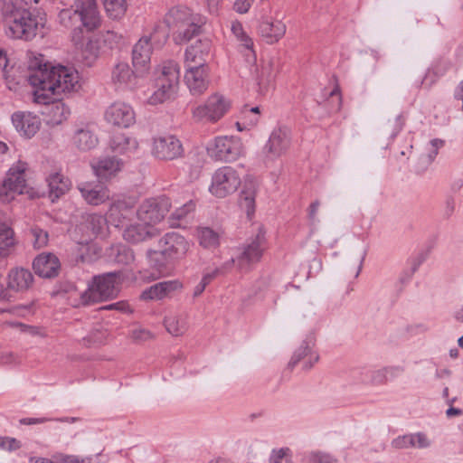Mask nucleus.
I'll return each mask as SVG.
<instances>
[{
	"mask_svg": "<svg viewBox=\"0 0 463 463\" xmlns=\"http://www.w3.org/2000/svg\"><path fill=\"white\" fill-rule=\"evenodd\" d=\"M29 82L33 87V100L48 104L53 96L77 92L81 88L79 72L72 67L52 66L42 54L29 61Z\"/></svg>",
	"mask_w": 463,
	"mask_h": 463,
	"instance_id": "1",
	"label": "nucleus"
},
{
	"mask_svg": "<svg viewBox=\"0 0 463 463\" xmlns=\"http://www.w3.org/2000/svg\"><path fill=\"white\" fill-rule=\"evenodd\" d=\"M60 23L71 28V42L80 52L85 65L91 66L99 53L98 40L86 38L84 30L92 32L99 27L101 18L96 0H75L71 9L59 13Z\"/></svg>",
	"mask_w": 463,
	"mask_h": 463,
	"instance_id": "2",
	"label": "nucleus"
},
{
	"mask_svg": "<svg viewBox=\"0 0 463 463\" xmlns=\"http://www.w3.org/2000/svg\"><path fill=\"white\" fill-rule=\"evenodd\" d=\"M26 0H5V33L11 39L29 41L43 27L42 18L33 14L26 6Z\"/></svg>",
	"mask_w": 463,
	"mask_h": 463,
	"instance_id": "3",
	"label": "nucleus"
},
{
	"mask_svg": "<svg viewBox=\"0 0 463 463\" xmlns=\"http://www.w3.org/2000/svg\"><path fill=\"white\" fill-rule=\"evenodd\" d=\"M165 23L173 33L174 41L182 44L201 33L206 18L187 6L176 5L165 14Z\"/></svg>",
	"mask_w": 463,
	"mask_h": 463,
	"instance_id": "4",
	"label": "nucleus"
},
{
	"mask_svg": "<svg viewBox=\"0 0 463 463\" xmlns=\"http://www.w3.org/2000/svg\"><path fill=\"white\" fill-rule=\"evenodd\" d=\"M190 248L189 241L181 234L171 232L158 241V250H147L149 263L159 274L166 271V263L183 259Z\"/></svg>",
	"mask_w": 463,
	"mask_h": 463,
	"instance_id": "5",
	"label": "nucleus"
},
{
	"mask_svg": "<svg viewBox=\"0 0 463 463\" xmlns=\"http://www.w3.org/2000/svg\"><path fill=\"white\" fill-rule=\"evenodd\" d=\"M180 77V68L175 61H165L157 70L156 90L149 97L152 105L163 103L173 99L177 93Z\"/></svg>",
	"mask_w": 463,
	"mask_h": 463,
	"instance_id": "6",
	"label": "nucleus"
},
{
	"mask_svg": "<svg viewBox=\"0 0 463 463\" xmlns=\"http://www.w3.org/2000/svg\"><path fill=\"white\" fill-rule=\"evenodd\" d=\"M120 275L119 272H109L94 277L92 283L80 296L81 304L90 305L117 297Z\"/></svg>",
	"mask_w": 463,
	"mask_h": 463,
	"instance_id": "7",
	"label": "nucleus"
},
{
	"mask_svg": "<svg viewBox=\"0 0 463 463\" xmlns=\"http://www.w3.org/2000/svg\"><path fill=\"white\" fill-rule=\"evenodd\" d=\"M230 108V100L216 93L211 95L205 103L193 109V118L197 122L216 123L228 112Z\"/></svg>",
	"mask_w": 463,
	"mask_h": 463,
	"instance_id": "8",
	"label": "nucleus"
},
{
	"mask_svg": "<svg viewBox=\"0 0 463 463\" xmlns=\"http://www.w3.org/2000/svg\"><path fill=\"white\" fill-rule=\"evenodd\" d=\"M212 158L223 162H233L244 153L242 141L238 137H217L207 148Z\"/></svg>",
	"mask_w": 463,
	"mask_h": 463,
	"instance_id": "9",
	"label": "nucleus"
},
{
	"mask_svg": "<svg viewBox=\"0 0 463 463\" xmlns=\"http://www.w3.org/2000/svg\"><path fill=\"white\" fill-rule=\"evenodd\" d=\"M241 185V177L232 166H222L212 175L209 192L215 197L224 198L237 191Z\"/></svg>",
	"mask_w": 463,
	"mask_h": 463,
	"instance_id": "10",
	"label": "nucleus"
},
{
	"mask_svg": "<svg viewBox=\"0 0 463 463\" xmlns=\"http://www.w3.org/2000/svg\"><path fill=\"white\" fill-rule=\"evenodd\" d=\"M266 248L265 232L259 227L254 238L248 240L240 255L237 257V267L241 270H249L250 268L259 262Z\"/></svg>",
	"mask_w": 463,
	"mask_h": 463,
	"instance_id": "11",
	"label": "nucleus"
},
{
	"mask_svg": "<svg viewBox=\"0 0 463 463\" xmlns=\"http://www.w3.org/2000/svg\"><path fill=\"white\" fill-rule=\"evenodd\" d=\"M291 132L286 127L275 128L262 149L265 164L275 161L284 155L290 146Z\"/></svg>",
	"mask_w": 463,
	"mask_h": 463,
	"instance_id": "12",
	"label": "nucleus"
},
{
	"mask_svg": "<svg viewBox=\"0 0 463 463\" xmlns=\"http://www.w3.org/2000/svg\"><path fill=\"white\" fill-rule=\"evenodd\" d=\"M170 209L169 200L165 197L145 200L136 210L137 219L147 226L161 222Z\"/></svg>",
	"mask_w": 463,
	"mask_h": 463,
	"instance_id": "13",
	"label": "nucleus"
},
{
	"mask_svg": "<svg viewBox=\"0 0 463 463\" xmlns=\"http://www.w3.org/2000/svg\"><path fill=\"white\" fill-rule=\"evenodd\" d=\"M26 164L19 161L12 166L3 183L1 194H5L8 199H14V194L27 193L25 179Z\"/></svg>",
	"mask_w": 463,
	"mask_h": 463,
	"instance_id": "14",
	"label": "nucleus"
},
{
	"mask_svg": "<svg viewBox=\"0 0 463 463\" xmlns=\"http://www.w3.org/2000/svg\"><path fill=\"white\" fill-rule=\"evenodd\" d=\"M152 153L158 159L174 160L183 156L184 148L175 136L166 135L154 138Z\"/></svg>",
	"mask_w": 463,
	"mask_h": 463,
	"instance_id": "15",
	"label": "nucleus"
},
{
	"mask_svg": "<svg viewBox=\"0 0 463 463\" xmlns=\"http://www.w3.org/2000/svg\"><path fill=\"white\" fill-rule=\"evenodd\" d=\"M105 120L118 128H129L136 122L134 109L126 102L115 101L109 105L104 115Z\"/></svg>",
	"mask_w": 463,
	"mask_h": 463,
	"instance_id": "16",
	"label": "nucleus"
},
{
	"mask_svg": "<svg viewBox=\"0 0 463 463\" xmlns=\"http://www.w3.org/2000/svg\"><path fill=\"white\" fill-rule=\"evenodd\" d=\"M135 201L118 200L112 203L107 212L109 223L116 228H124L136 215Z\"/></svg>",
	"mask_w": 463,
	"mask_h": 463,
	"instance_id": "17",
	"label": "nucleus"
},
{
	"mask_svg": "<svg viewBox=\"0 0 463 463\" xmlns=\"http://www.w3.org/2000/svg\"><path fill=\"white\" fill-rule=\"evenodd\" d=\"M70 142L77 151L89 152L98 146L99 137L90 124L81 123L74 127L70 137Z\"/></svg>",
	"mask_w": 463,
	"mask_h": 463,
	"instance_id": "18",
	"label": "nucleus"
},
{
	"mask_svg": "<svg viewBox=\"0 0 463 463\" xmlns=\"http://www.w3.org/2000/svg\"><path fill=\"white\" fill-rule=\"evenodd\" d=\"M314 338L307 336L302 341L299 347H298L288 362V368L293 369L297 364L302 363V369L305 371L310 370L316 363L319 360L318 354L314 351Z\"/></svg>",
	"mask_w": 463,
	"mask_h": 463,
	"instance_id": "19",
	"label": "nucleus"
},
{
	"mask_svg": "<svg viewBox=\"0 0 463 463\" xmlns=\"http://www.w3.org/2000/svg\"><path fill=\"white\" fill-rule=\"evenodd\" d=\"M184 81L193 96H200L208 89V67H185Z\"/></svg>",
	"mask_w": 463,
	"mask_h": 463,
	"instance_id": "20",
	"label": "nucleus"
},
{
	"mask_svg": "<svg viewBox=\"0 0 463 463\" xmlns=\"http://www.w3.org/2000/svg\"><path fill=\"white\" fill-rule=\"evenodd\" d=\"M211 42L207 39L199 40L187 47L184 53L185 67H208L207 59L210 56Z\"/></svg>",
	"mask_w": 463,
	"mask_h": 463,
	"instance_id": "21",
	"label": "nucleus"
},
{
	"mask_svg": "<svg viewBox=\"0 0 463 463\" xmlns=\"http://www.w3.org/2000/svg\"><path fill=\"white\" fill-rule=\"evenodd\" d=\"M82 198L91 205H99L109 199V189L100 183L84 182L78 185Z\"/></svg>",
	"mask_w": 463,
	"mask_h": 463,
	"instance_id": "22",
	"label": "nucleus"
},
{
	"mask_svg": "<svg viewBox=\"0 0 463 463\" xmlns=\"http://www.w3.org/2000/svg\"><path fill=\"white\" fill-rule=\"evenodd\" d=\"M258 32L260 37L269 44L279 42L286 33V25L279 20L262 17Z\"/></svg>",
	"mask_w": 463,
	"mask_h": 463,
	"instance_id": "23",
	"label": "nucleus"
},
{
	"mask_svg": "<svg viewBox=\"0 0 463 463\" xmlns=\"http://www.w3.org/2000/svg\"><path fill=\"white\" fill-rule=\"evenodd\" d=\"M12 122L16 130L28 138L33 137L41 127L40 118L29 112L14 113Z\"/></svg>",
	"mask_w": 463,
	"mask_h": 463,
	"instance_id": "24",
	"label": "nucleus"
},
{
	"mask_svg": "<svg viewBox=\"0 0 463 463\" xmlns=\"http://www.w3.org/2000/svg\"><path fill=\"white\" fill-rule=\"evenodd\" d=\"M153 48L146 38L141 37L132 50V62L137 73H144L149 68Z\"/></svg>",
	"mask_w": 463,
	"mask_h": 463,
	"instance_id": "25",
	"label": "nucleus"
},
{
	"mask_svg": "<svg viewBox=\"0 0 463 463\" xmlns=\"http://www.w3.org/2000/svg\"><path fill=\"white\" fill-rule=\"evenodd\" d=\"M60 267L59 259L52 253H42L33 262L34 272L43 278L57 276Z\"/></svg>",
	"mask_w": 463,
	"mask_h": 463,
	"instance_id": "26",
	"label": "nucleus"
},
{
	"mask_svg": "<svg viewBox=\"0 0 463 463\" xmlns=\"http://www.w3.org/2000/svg\"><path fill=\"white\" fill-rule=\"evenodd\" d=\"M136 74L126 62L117 63L111 71V82L118 89L133 88L137 84Z\"/></svg>",
	"mask_w": 463,
	"mask_h": 463,
	"instance_id": "27",
	"label": "nucleus"
},
{
	"mask_svg": "<svg viewBox=\"0 0 463 463\" xmlns=\"http://www.w3.org/2000/svg\"><path fill=\"white\" fill-rule=\"evenodd\" d=\"M123 162L116 156H107L99 159L92 165L95 175L101 181H108L116 176L121 171Z\"/></svg>",
	"mask_w": 463,
	"mask_h": 463,
	"instance_id": "28",
	"label": "nucleus"
},
{
	"mask_svg": "<svg viewBox=\"0 0 463 463\" xmlns=\"http://www.w3.org/2000/svg\"><path fill=\"white\" fill-rule=\"evenodd\" d=\"M33 281V276L29 269L15 268L9 271L8 288L14 291L28 289Z\"/></svg>",
	"mask_w": 463,
	"mask_h": 463,
	"instance_id": "29",
	"label": "nucleus"
},
{
	"mask_svg": "<svg viewBox=\"0 0 463 463\" xmlns=\"http://www.w3.org/2000/svg\"><path fill=\"white\" fill-rule=\"evenodd\" d=\"M49 194L52 201L54 202L65 194L71 188V180L61 173L51 174L48 178Z\"/></svg>",
	"mask_w": 463,
	"mask_h": 463,
	"instance_id": "30",
	"label": "nucleus"
},
{
	"mask_svg": "<svg viewBox=\"0 0 463 463\" xmlns=\"http://www.w3.org/2000/svg\"><path fill=\"white\" fill-rule=\"evenodd\" d=\"M124 228L123 238L131 243H138L153 236L151 228L143 222L141 224L129 222Z\"/></svg>",
	"mask_w": 463,
	"mask_h": 463,
	"instance_id": "31",
	"label": "nucleus"
},
{
	"mask_svg": "<svg viewBox=\"0 0 463 463\" xmlns=\"http://www.w3.org/2000/svg\"><path fill=\"white\" fill-rule=\"evenodd\" d=\"M353 375L364 384L383 385L388 382L383 368L376 370L355 369L353 371Z\"/></svg>",
	"mask_w": 463,
	"mask_h": 463,
	"instance_id": "32",
	"label": "nucleus"
},
{
	"mask_svg": "<svg viewBox=\"0 0 463 463\" xmlns=\"http://www.w3.org/2000/svg\"><path fill=\"white\" fill-rule=\"evenodd\" d=\"M221 232L211 227H198L196 238L201 247L207 250H215L220 245Z\"/></svg>",
	"mask_w": 463,
	"mask_h": 463,
	"instance_id": "33",
	"label": "nucleus"
},
{
	"mask_svg": "<svg viewBox=\"0 0 463 463\" xmlns=\"http://www.w3.org/2000/svg\"><path fill=\"white\" fill-rule=\"evenodd\" d=\"M138 146V143L125 134H115L109 140V147L115 153H127L135 151Z\"/></svg>",
	"mask_w": 463,
	"mask_h": 463,
	"instance_id": "34",
	"label": "nucleus"
},
{
	"mask_svg": "<svg viewBox=\"0 0 463 463\" xmlns=\"http://www.w3.org/2000/svg\"><path fill=\"white\" fill-rule=\"evenodd\" d=\"M109 257L121 265H128L135 260L133 250L124 244L111 246L109 250Z\"/></svg>",
	"mask_w": 463,
	"mask_h": 463,
	"instance_id": "35",
	"label": "nucleus"
},
{
	"mask_svg": "<svg viewBox=\"0 0 463 463\" xmlns=\"http://www.w3.org/2000/svg\"><path fill=\"white\" fill-rule=\"evenodd\" d=\"M231 30L234 36L241 43V45L246 49V51L250 52L247 54L248 61H255L256 55L253 51V41L244 32L242 24L237 21L232 22Z\"/></svg>",
	"mask_w": 463,
	"mask_h": 463,
	"instance_id": "36",
	"label": "nucleus"
},
{
	"mask_svg": "<svg viewBox=\"0 0 463 463\" xmlns=\"http://www.w3.org/2000/svg\"><path fill=\"white\" fill-rule=\"evenodd\" d=\"M165 326L169 334L179 336L187 330L186 317L184 315H171L165 318Z\"/></svg>",
	"mask_w": 463,
	"mask_h": 463,
	"instance_id": "37",
	"label": "nucleus"
},
{
	"mask_svg": "<svg viewBox=\"0 0 463 463\" xmlns=\"http://www.w3.org/2000/svg\"><path fill=\"white\" fill-rule=\"evenodd\" d=\"M451 66L450 61L448 60L439 61L432 70H429L423 78L421 84L430 88L437 80L438 77L442 76Z\"/></svg>",
	"mask_w": 463,
	"mask_h": 463,
	"instance_id": "38",
	"label": "nucleus"
},
{
	"mask_svg": "<svg viewBox=\"0 0 463 463\" xmlns=\"http://www.w3.org/2000/svg\"><path fill=\"white\" fill-rule=\"evenodd\" d=\"M15 244L14 232L6 223L0 226V250L4 256H8Z\"/></svg>",
	"mask_w": 463,
	"mask_h": 463,
	"instance_id": "39",
	"label": "nucleus"
},
{
	"mask_svg": "<svg viewBox=\"0 0 463 463\" xmlns=\"http://www.w3.org/2000/svg\"><path fill=\"white\" fill-rule=\"evenodd\" d=\"M87 227L90 228L94 235H103L105 234L106 228L109 223L108 213L106 216H102L100 214H90L87 217L86 220Z\"/></svg>",
	"mask_w": 463,
	"mask_h": 463,
	"instance_id": "40",
	"label": "nucleus"
},
{
	"mask_svg": "<svg viewBox=\"0 0 463 463\" xmlns=\"http://www.w3.org/2000/svg\"><path fill=\"white\" fill-rule=\"evenodd\" d=\"M103 5L107 14L112 19H120L126 14V0H103Z\"/></svg>",
	"mask_w": 463,
	"mask_h": 463,
	"instance_id": "41",
	"label": "nucleus"
},
{
	"mask_svg": "<svg viewBox=\"0 0 463 463\" xmlns=\"http://www.w3.org/2000/svg\"><path fill=\"white\" fill-rule=\"evenodd\" d=\"M71 114L70 108L62 102L53 103L50 109V122L52 125H59L66 120Z\"/></svg>",
	"mask_w": 463,
	"mask_h": 463,
	"instance_id": "42",
	"label": "nucleus"
},
{
	"mask_svg": "<svg viewBox=\"0 0 463 463\" xmlns=\"http://www.w3.org/2000/svg\"><path fill=\"white\" fill-rule=\"evenodd\" d=\"M275 76L274 63L272 60L263 61L260 72L257 76L258 84L260 88H265Z\"/></svg>",
	"mask_w": 463,
	"mask_h": 463,
	"instance_id": "43",
	"label": "nucleus"
},
{
	"mask_svg": "<svg viewBox=\"0 0 463 463\" xmlns=\"http://www.w3.org/2000/svg\"><path fill=\"white\" fill-rule=\"evenodd\" d=\"M195 204L190 200L188 203H184L181 207H178L175 210V212L171 214L169 218V223L171 226H180L179 222L185 219L186 216L194 211Z\"/></svg>",
	"mask_w": 463,
	"mask_h": 463,
	"instance_id": "44",
	"label": "nucleus"
},
{
	"mask_svg": "<svg viewBox=\"0 0 463 463\" xmlns=\"http://www.w3.org/2000/svg\"><path fill=\"white\" fill-rule=\"evenodd\" d=\"M148 40L153 49H160L168 39V33L163 27H156L148 36H143Z\"/></svg>",
	"mask_w": 463,
	"mask_h": 463,
	"instance_id": "45",
	"label": "nucleus"
},
{
	"mask_svg": "<svg viewBox=\"0 0 463 463\" xmlns=\"http://www.w3.org/2000/svg\"><path fill=\"white\" fill-rule=\"evenodd\" d=\"M443 146L444 141L442 139H432L427 147V154L422 155L420 160L426 165L431 164L435 157L437 156L439 149L441 148Z\"/></svg>",
	"mask_w": 463,
	"mask_h": 463,
	"instance_id": "46",
	"label": "nucleus"
},
{
	"mask_svg": "<svg viewBox=\"0 0 463 463\" xmlns=\"http://www.w3.org/2000/svg\"><path fill=\"white\" fill-rule=\"evenodd\" d=\"M240 205L245 209L247 215L250 217L255 211V193L254 191H242L240 195Z\"/></svg>",
	"mask_w": 463,
	"mask_h": 463,
	"instance_id": "47",
	"label": "nucleus"
},
{
	"mask_svg": "<svg viewBox=\"0 0 463 463\" xmlns=\"http://www.w3.org/2000/svg\"><path fill=\"white\" fill-rule=\"evenodd\" d=\"M159 286L164 298H171L175 293L181 291L183 288V283L179 279L165 280L159 282Z\"/></svg>",
	"mask_w": 463,
	"mask_h": 463,
	"instance_id": "48",
	"label": "nucleus"
},
{
	"mask_svg": "<svg viewBox=\"0 0 463 463\" xmlns=\"http://www.w3.org/2000/svg\"><path fill=\"white\" fill-rule=\"evenodd\" d=\"M30 233L33 237V246L36 249L43 248L47 245L49 235L48 232L39 227H33L30 230Z\"/></svg>",
	"mask_w": 463,
	"mask_h": 463,
	"instance_id": "49",
	"label": "nucleus"
},
{
	"mask_svg": "<svg viewBox=\"0 0 463 463\" xmlns=\"http://www.w3.org/2000/svg\"><path fill=\"white\" fill-rule=\"evenodd\" d=\"M53 458L59 460V463H96L95 458L91 456L80 458L75 455L58 453L53 456Z\"/></svg>",
	"mask_w": 463,
	"mask_h": 463,
	"instance_id": "50",
	"label": "nucleus"
},
{
	"mask_svg": "<svg viewBox=\"0 0 463 463\" xmlns=\"http://www.w3.org/2000/svg\"><path fill=\"white\" fill-rule=\"evenodd\" d=\"M159 283L152 285L145 289L140 296L143 300H161L164 298Z\"/></svg>",
	"mask_w": 463,
	"mask_h": 463,
	"instance_id": "51",
	"label": "nucleus"
},
{
	"mask_svg": "<svg viewBox=\"0 0 463 463\" xmlns=\"http://www.w3.org/2000/svg\"><path fill=\"white\" fill-rule=\"evenodd\" d=\"M412 447L416 449H427L431 446V439L423 432L411 434Z\"/></svg>",
	"mask_w": 463,
	"mask_h": 463,
	"instance_id": "52",
	"label": "nucleus"
},
{
	"mask_svg": "<svg viewBox=\"0 0 463 463\" xmlns=\"http://www.w3.org/2000/svg\"><path fill=\"white\" fill-rule=\"evenodd\" d=\"M131 337L136 342H146L151 340L154 335L144 327H137L131 331Z\"/></svg>",
	"mask_w": 463,
	"mask_h": 463,
	"instance_id": "53",
	"label": "nucleus"
},
{
	"mask_svg": "<svg viewBox=\"0 0 463 463\" xmlns=\"http://www.w3.org/2000/svg\"><path fill=\"white\" fill-rule=\"evenodd\" d=\"M411 434L399 436L392 441V446L397 449H410L412 447Z\"/></svg>",
	"mask_w": 463,
	"mask_h": 463,
	"instance_id": "54",
	"label": "nucleus"
},
{
	"mask_svg": "<svg viewBox=\"0 0 463 463\" xmlns=\"http://www.w3.org/2000/svg\"><path fill=\"white\" fill-rule=\"evenodd\" d=\"M109 335V333L106 329H104L102 326H99L98 328H94L90 335V339L95 343V344H103L105 340L107 339Z\"/></svg>",
	"mask_w": 463,
	"mask_h": 463,
	"instance_id": "55",
	"label": "nucleus"
},
{
	"mask_svg": "<svg viewBox=\"0 0 463 463\" xmlns=\"http://www.w3.org/2000/svg\"><path fill=\"white\" fill-rule=\"evenodd\" d=\"M123 36L122 34L115 32V31H107L103 34V41L105 43L109 45V48H114L121 40Z\"/></svg>",
	"mask_w": 463,
	"mask_h": 463,
	"instance_id": "56",
	"label": "nucleus"
},
{
	"mask_svg": "<svg viewBox=\"0 0 463 463\" xmlns=\"http://www.w3.org/2000/svg\"><path fill=\"white\" fill-rule=\"evenodd\" d=\"M329 99H332L333 103L331 111H338L342 105V97L337 85L329 92Z\"/></svg>",
	"mask_w": 463,
	"mask_h": 463,
	"instance_id": "57",
	"label": "nucleus"
},
{
	"mask_svg": "<svg viewBox=\"0 0 463 463\" xmlns=\"http://www.w3.org/2000/svg\"><path fill=\"white\" fill-rule=\"evenodd\" d=\"M100 310H117L119 312L127 313L131 312V309L126 301H118L109 305L103 306L99 308Z\"/></svg>",
	"mask_w": 463,
	"mask_h": 463,
	"instance_id": "58",
	"label": "nucleus"
},
{
	"mask_svg": "<svg viewBox=\"0 0 463 463\" xmlns=\"http://www.w3.org/2000/svg\"><path fill=\"white\" fill-rule=\"evenodd\" d=\"M289 452L288 448H281L278 450H273L269 458V463H281L282 459L287 458Z\"/></svg>",
	"mask_w": 463,
	"mask_h": 463,
	"instance_id": "59",
	"label": "nucleus"
},
{
	"mask_svg": "<svg viewBox=\"0 0 463 463\" xmlns=\"http://www.w3.org/2000/svg\"><path fill=\"white\" fill-rule=\"evenodd\" d=\"M254 0H236L234 3V9L240 14H245L249 11Z\"/></svg>",
	"mask_w": 463,
	"mask_h": 463,
	"instance_id": "60",
	"label": "nucleus"
},
{
	"mask_svg": "<svg viewBox=\"0 0 463 463\" xmlns=\"http://www.w3.org/2000/svg\"><path fill=\"white\" fill-rule=\"evenodd\" d=\"M383 370L387 380H389V378L398 377L404 371L403 367L400 365L383 367Z\"/></svg>",
	"mask_w": 463,
	"mask_h": 463,
	"instance_id": "61",
	"label": "nucleus"
},
{
	"mask_svg": "<svg viewBox=\"0 0 463 463\" xmlns=\"http://www.w3.org/2000/svg\"><path fill=\"white\" fill-rule=\"evenodd\" d=\"M405 119L402 115H399L395 118L394 130L392 133V137H394L403 128Z\"/></svg>",
	"mask_w": 463,
	"mask_h": 463,
	"instance_id": "62",
	"label": "nucleus"
},
{
	"mask_svg": "<svg viewBox=\"0 0 463 463\" xmlns=\"http://www.w3.org/2000/svg\"><path fill=\"white\" fill-rule=\"evenodd\" d=\"M6 441H7V444H6L7 451H14V450L20 449V447H21L20 441L14 438L6 437Z\"/></svg>",
	"mask_w": 463,
	"mask_h": 463,
	"instance_id": "63",
	"label": "nucleus"
},
{
	"mask_svg": "<svg viewBox=\"0 0 463 463\" xmlns=\"http://www.w3.org/2000/svg\"><path fill=\"white\" fill-rule=\"evenodd\" d=\"M313 460L315 463H334L328 455L321 453L315 454Z\"/></svg>",
	"mask_w": 463,
	"mask_h": 463,
	"instance_id": "64",
	"label": "nucleus"
}]
</instances>
